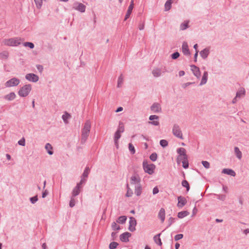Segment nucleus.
Segmentation results:
<instances>
[{"label":"nucleus","mask_w":249,"mask_h":249,"mask_svg":"<svg viewBox=\"0 0 249 249\" xmlns=\"http://www.w3.org/2000/svg\"><path fill=\"white\" fill-rule=\"evenodd\" d=\"M91 128V122L89 120H87L82 130V140L85 142L88 138Z\"/></svg>","instance_id":"f257e3e1"},{"label":"nucleus","mask_w":249,"mask_h":249,"mask_svg":"<svg viewBox=\"0 0 249 249\" xmlns=\"http://www.w3.org/2000/svg\"><path fill=\"white\" fill-rule=\"evenodd\" d=\"M2 43L4 45L8 46H17L20 44L21 39L19 38L5 39L3 40Z\"/></svg>","instance_id":"f03ea898"},{"label":"nucleus","mask_w":249,"mask_h":249,"mask_svg":"<svg viewBox=\"0 0 249 249\" xmlns=\"http://www.w3.org/2000/svg\"><path fill=\"white\" fill-rule=\"evenodd\" d=\"M143 168L144 171L149 175H152L154 172L155 165L152 163H148L147 161L143 162Z\"/></svg>","instance_id":"7ed1b4c3"},{"label":"nucleus","mask_w":249,"mask_h":249,"mask_svg":"<svg viewBox=\"0 0 249 249\" xmlns=\"http://www.w3.org/2000/svg\"><path fill=\"white\" fill-rule=\"evenodd\" d=\"M31 89L32 87L30 85H26L19 89L18 94L20 96L25 97L29 94Z\"/></svg>","instance_id":"20e7f679"},{"label":"nucleus","mask_w":249,"mask_h":249,"mask_svg":"<svg viewBox=\"0 0 249 249\" xmlns=\"http://www.w3.org/2000/svg\"><path fill=\"white\" fill-rule=\"evenodd\" d=\"M172 131H173V134L176 137H177L180 139H183L182 132H181L180 128H179L178 125L177 124H175L173 126Z\"/></svg>","instance_id":"39448f33"},{"label":"nucleus","mask_w":249,"mask_h":249,"mask_svg":"<svg viewBox=\"0 0 249 249\" xmlns=\"http://www.w3.org/2000/svg\"><path fill=\"white\" fill-rule=\"evenodd\" d=\"M20 83V81L18 79L16 78H13L7 81L5 83L6 87H11L18 86Z\"/></svg>","instance_id":"423d86ee"},{"label":"nucleus","mask_w":249,"mask_h":249,"mask_svg":"<svg viewBox=\"0 0 249 249\" xmlns=\"http://www.w3.org/2000/svg\"><path fill=\"white\" fill-rule=\"evenodd\" d=\"M141 179L137 175L132 176L130 178V184L135 187L140 185Z\"/></svg>","instance_id":"0eeeda50"},{"label":"nucleus","mask_w":249,"mask_h":249,"mask_svg":"<svg viewBox=\"0 0 249 249\" xmlns=\"http://www.w3.org/2000/svg\"><path fill=\"white\" fill-rule=\"evenodd\" d=\"M73 8L80 12H84L86 9V6L81 3L75 2L74 3Z\"/></svg>","instance_id":"6e6552de"},{"label":"nucleus","mask_w":249,"mask_h":249,"mask_svg":"<svg viewBox=\"0 0 249 249\" xmlns=\"http://www.w3.org/2000/svg\"><path fill=\"white\" fill-rule=\"evenodd\" d=\"M136 220L135 218L131 217L129 218V226L128 229L131 231H133L135 230V227L136 225Z\"/></svg>","instance_id":"1a4fd4ad"},{"label":"nucleus","mask_w":249,"mask_h":249,"mask_svg":"<svg viewBox=\"0 0 249 249\" xmlns=\"http://www.w3.org/2000/svg\"><path fill=\"white\" fill-rule=\"evenodd\" d=\"M178 153L179 154V156L177 158V162H179L180 159H182V158L187 157L186 154V150L184 148H179L178 149Z\"/></svg>","instance_id":"9d476101"},{"label":"nucleus","mask_w":249,"mask_h":249,"mask_svg":"<svg viewBox=\"0 0 249 249\" xmlns=\"http://www.w3.org/2000/svg\"><path fill=\"white\" fill-rule=\"evenodd\" d=\"M25 78L27 80L33 82H36L39 79L38 76L33 73H28L26 74Z\"/></svg>","instance_id":"9b49d317"},{"label":"nucleus","mask_w":249,"mask_h":249,"mask_svg":"<svg viewBox=\"0 0 249 249\" xmlns=\"http://www.w3.org/2000/svg\"><path fill=\"white\" fill-rule=\"evenodd\" d=\"M178 203L177 206L179 208H182L187 203L186 199L181 196H178Z\"/></svg>","instance_id":"f8f14e48"},{"label":"nucleus","mask_w":249,"mask_h":249,"mask_svg":"<svg viewBox=\"0 0 249 249\" xmlns=\"http://www.w3.org/2000/svg\"><path fill=\"white\" fill-rule=\"evenodd\" d=\"M131 234L128 232H125L122 234L120 236V240L124 242H127L129 241V238L131 236Z\"/></svg>","instance_id":"ddd939ff"},{"label":"nucleus","mask_w":249,"mask_h":249,"mask_svg":"<svg viewBox=\"0 0 249 249\" xmlns=\"http://www.w3.org/2000/svg\"><path fill=\"white\" fill-rule=\"evenodd\" d=\"M182 53L185 55H189L190 54V53L189 49L188 48V44L186 42H184L182 44Z\"/></svg>","instance_id":"4468645a"},{"label":"nucleus","mask_w":249,"mask_h":249,"mask_svg":"<svg viewBox=\"0 0 249 249\" xmlns=\"http://www.w3.org/2000/svg\"><path fill=\"white\" fill-rule=\"evenodd\" d=\"M83 179H81L80 182L77 184V186L74 188L72 191V195L76 196L78 195L80 193V185L83 183Z\"/></svg>","instance_id":"2eb2a0df"},{"label":"nucleus","mask_w":249,"mask_h":249,"mask_svg":"<svg viewBox=\"0 0 249 249\" xmlns=\"http://www.w3.org/2000/svg\"><path fill=\"white\" fill-rule=\"evenodd\" d=\"M191 70L192 71L194 74L198 78L200 76V71L198 67L195 65L191 66Z\"/></svg>","instance_id":"dca6fc26"},{"label":"nucleus","mask_w":249,"mask_h":249,"mask_svg":"<svg viewBox=\"0 0 249 249\" xmlns=\"http://www.w3.org/2000/svg\"><path fill=\"white\" fill-rule=\"evenodd\" d=\"M158 119H159V117L158 116L151 115L149 117V120L151 121H153L149 122V123H150L154 125H158L159 124V122L158 121Z\"/></svg>","instance_id":"f3484780"},{"label":"nucleus","mask_w":249,"mask_h":249,"mask_svg":"<svg viewBox=\"0 0 249 249\" xmlns=\"http://www.w3.org/2000/svg\"><path fill=\"white\" fill-rule=\"evenodd\" d=\"M151 109L154 112L156 113L160 111L161 108L160 104L158 103H155L151 106Z\"/></svg>","instance_id":"a211bd4d"},{"label":"nucleus","mask_w":249,"mask_h":249,"mask_svg":"<svg viewBox=\"0 0 249 249\" xmlns=\"http://www.w3.org/2000/svg\"><path fill=\"white\" fill-rule=\"evenodd\" d=\"M159 217L160 219L161 222H163L165 219V212L163 208L160 209L158 214Z\"/></svg>","instance_id":"6ab92c4d"},{"label":"nucleus","mask_w":249,"mask_h":249,"mask_svg":"<svg viewBox=\"0 0 249 249\" xmlns=\"http://www.w3.org/2000/svg\"><path fill=\"white\" fill-rule=\"evenodd\" d=\"M16 97V95L14 92H10L4 96V98L7 101H12L14 100Z\"/></svg>","instance_id":"aec40b11"},{"label":"nucleus","mask_w":249,"mask_h":249,"mask_svg":"<svg viewBox=\"0 0 249 249\" xmlns=\"http://www.w3.org/2000/svg\"><path fill=\"white\" fill-rule=\"evenodd\" d=\"M222 173L223 174L231 175L233 177H234L235 176V172L233 170L230 169H224L222 170Z\"/></svg>","instance_id":"412c9836"},{"label":"nucleus","mask_w":249,"mask_h":249,"mask_svg":"<svg viewBox=\"0 0 249 249\" xmlns=\"http://www.w3.org/2000/svg\"><path fill=\"white\" fill-rule=\"evenodd\" d=\"M180 162H182V166L184 168H187L188 167V162L187 160V157L182 158V159H180L179 162H178V163H179Z\"/></svg>","instance_id":"4be33fe9"},{"label":"nucleus","mask_w":249,"mask_h":249,"mask_svg":"<svg viewBox=\"0 0 249 249\" xmlns=\"http://www.w3.org/2000/svg\"><path fill=\"white\" fill-rule=\"evenodd\" d=\"M189 214V212L187 211H181L178 213V217L179 218H183L184 217L188 215Z\"/></svg>","instance_id":"5701e85b"},{"label":"nucleus","mask_w":249,"mask_h":249,"mask_svg":"<svg viewBox=\"0 0 249 249\" xmlns=\"http://www.w3.org/2000/svg\"><path fill=\"white\" fill-rule=\"evenodd\" d=\"M89 173V167H87L85 169V170L83 174L82 177V179H83V183H84L86 181V178H87L88 177Z\"/></svg>","instance_id":"b1692460"},{"label":"nucleus","mask_w":249,"mask_h":249,"mask_svg":"<svg viewBox=\"0 0 249 249\" xmlns=\"http://www.w3.org/2000/svg\"><path fill=\"white\" fill-rule=\"evenodd\" d=\"M209 53V51L207 49H205L201 51L200 53V54L203 58H206Z\"/></svg>","instance_id":"393cba45"},{"label":"nucleus","mask_w":249,"mask_h":249,"mask_svg":"<svg viewBox=\"0 0 249 249\" xmlns=\"http://www.w3.org/2000/svg\"><path fill=\"white\" fill-rule=\"evenodd\" d=\"M207 78H208V73H207V72L205 71L203 73V76L202 78V80H201L200 85H202L205 84L207 82Z\"/></svg>","instance_id":"a878e982"},{"label":"nucleus","mask_w":249,"mask_h":249,"mask_svg":"<svg viewBox=\"0 0 249 249\" xmlns=\"http://www.w3.org/2000/svg\"><path fill=\"white\" fill-rule=\"evenodd\" d=\"M160 234H159L155 235L154 237V240L156 244H158L160 246H161L162 245V242H161V239L160 238Z\"/></svg>","instance_id":"bb28decb"},{"label":"nucleus","mask_w":249,"mask_h":249,"mask_svg":"<svg viewBox=\"0 0 249 249\" xmlns=\"http://www.w3.org/2000/svg\"><path fill=\"white\" fill-rule=\"evenodd\" d=\"M9 56V53L6 51L0 52V58L1 59H7Z\"/></svg>","instance_id":"cd10ccee"},{"label":"nucleus","mask_w":249,"mask_h":249,"mask_svg":"<svg viewBox=\"0 0 249 249\" xmlns=\"http://www.w3.org/2000/svg\"><path fill=\"white\" fill-rule=\"evenodd\" d=\"M45 149L47 151L49 154L52 155L53 154V151L52 150L53 147L50 143H48L46 144Z\"/></svg>","instance_id":"c85d7f7f"},{"label":"nucleus","mask_w":249,"mask_h":249,"mask_svg":"<svg viewBox=\"0 0 249 249\" xmlns=\"http://www.w3.org/2000/svg\"><path fill=\"white\" fill-rule=\"evenodd\" d=\"M172 3V0H168L165 4V10L166 11L169 10L171 8V4Z\"/></svg>","instance_id":"c756f323"},{"label":"nucleus","mask_w":249,"mask_h":249,"mask_svg":"<svg viewBox=\"0 0 249 249\" xmlns=\"http://www.w3.org/2000/svg\"><path fill=\"white\" fill-rule=\"evenodd\" d=\"M135 193L136 194L137 196H139L141 195L142 193V187L141 185L136 186Z\"/></svg>","instance_id":"7c9ffc66"},{"label":"nucleus","mask_w":249,"mask_h":249,"mask_svg":"<svg viewBox=\"0 0 249 249\" xmlns=\"http://www.w3.org/2000/svg\"><path fill=\"white\" fill-rule=\"evenodd\" d=\"M152 73L154 76L158 77L161 75V71L160 69H155L152 71Z\"/></svg>","instance_id":"2f4dec72"},{"label":"nucleus","mask_w":249,"mask_h":249,"mask_svg":"<svg viewBox=\"0 0 249 249\" xmlns=\"http://www.w3.org/2000/svg\"><path fill=\"white\" fill-rule=\"evenodd\" d=\"M126 219L127 218L125 216H121L118 218L117 222L120 224H124L125 222Z\"/></svg>","instance_id":"473e14b6"},{"label":"nucleus","mask_w":249,"mask_h":249,"mask_svg":"<svg viewBox=\"0 0 249 249\" xmlns=\"http://www.w3.org/2000/svg\"><path fill=\"white\" fill-rule=\"evenodd\" d=\"M234 152H235L236 157L239 159H241L242 158V153L240 151L238 147H235L234 148Z\"/></svg>","instance_id":"72a5a7b5"},{"label":"nucleus","mask_w":249,"mask_h":249,"mask_svg":"<svg viewBox=\"0 0 249 249\" xmlns=\"http://www.w3.org/2000/svg\"><path fill=\"white\" fill-rule=\"evenodd\" d=\"M133 9V8H132L131 6H129L128 10L127 11V13L125 16L124 20H126L130 17V16L132 13Z\"/></svg>","instance_id":"f704fd0d"},{"label":"nucleus","mask_w":249,"mask_h":249,"mask_svg":"<svg viewBox=\"0 0 249 249\" xmlns=\"http://www.w3.org/2000/svg\"><path fill=\"white\" fill-rule=\"evenodd\" d=\"M245 93V90L243 88L240 89L236 93V98L240 97L241 96L244 95Z\"/></svg>","instance_id":"c9c22d12"},{"label":"nucleus","mask_w":249,"mask_h":249,"mask_svg":"<svg viewBox=\"0 0 249 249\" xmlns=\"http://www.w3.org/2000/svg\"><path fill=\"white\" fill-rule=\"evenodd\" d=\"M71 117V115L67 112H65L62 116V119L65 123H68V120Z\"/></svg>","instance_id":"e433bc0d"},{"label":"nucleus","mask_w":249,"mask_h":249,"mask_svg":"<svg viewBox=\"0 0 249 249\" xmlns=\"http://www.w3.org/2000/svg\"><path fill=\"white\" fill-rule=\"evenodd\" d=\"M123 82H124V77H123V74H121L120 76H119V77L118 78V84H117L118 87L119 88V87H121L122 84L123 83Z\"/></svg>","instance_id":"4c0bfd02"},{"label":"nucleus","mask_w":249,"mask_h":249,"mask_svg":"<svg viewBox=\"0 0 249 249\" xmlns=\"http://www.w3.org/2000/svg\"><path fill=\"white\" fill-rule=\"evenodd\" d=\"M46 0H34V1L36 4V7L38 8H40L42 5L43 1H45Z\"/></svg>","instance_id":"58836bf2"},{"label":"nucleus","mask_w":249,"mask_h":249,"mask_svg":"<svg viewBox=\"0 0 249 249\" xmlns=\"http://www.w3.org/2000/svg\"><path fill=\"white\" fill-rule=\"evenodd\" d=\"M121 137V133L117 131L115 134L114 140L116 145H117V141Z\"/></svg>","instance_id":"ea45409f"},{"label":"nucleus","mask_w":249,"mask_h":249,"mask_svg":"<svg viewBox=\"0 0 249 249\" xmlns=\"http://www.w3.org/2000/svg\"><path fill=\"white\" fill-rule=\"evenodd\" d=\"M181 184L183 187L186 188L187 191H188L189 190L190 186H189L188 182L187 180H183Z\"/></svg>","instance_id":"a19ab883"},{"label":"nucleus","mask_w":249,"mask_h":249,"mask_svg":"<svg viewBox=\"0 0 249 249\" xmlns=\"http://www.w3.org/2000/svg\"><path fill=\"white\" fill-rule=\"evenodd\" d=\"M127 191L125 194V196L126 197L131 196L133 194V192H132V190L130 189V188H129L128 184L127 185Z\"/></svg>","instance_id":"79ce46f5"},{"label":"nucleus","mask_w":249,"mask_h":249,"mask_svg":"<svg viewBox=\"0 0 249 249\" xmlns=\"http://www.w3.org/2000/svg\"><path fill=\"white\" fill-rule=\"evenodd\" d=\"M111 228H112V230L114 231L119 230L120 229V226H118L116 224V223H115L114 222L112 223Z\"/></svg>","instance_id":"37998d69"},{"label":"nucleus","mask_w":249,"mask_h":249,"mask_svg":"<svg viewBox=\"0 0 249 249\" xmlns=\"http://www.w3.org/2000/svg\"><path fill=\"white\" fill-rule=\"evenodd\" d=\"M118 245V244L117 242H113L109 244V248L110 249H115Z\"/></svg>","instance_id":"c03bdc74"},{"label":"nucleus","mask_w":249,"mask_h":249,"mask_svg":"<svg viewBox=\"0 0 249 249\" xmlns=\"http://www.w3.org/2000/svg\"><path fill=\"white\" fill-rule=\"evenodd\" d=\"M188 21H185L180 25V29L184 30L188 28Z\"/></svg>","instance_id":"a18cd8bd"},{"label":"nucleus","mask_w":249,"mask_h":249,"mask_svg":"<svg viewBox=\"0 0 249 249\" xmlns=\"http://www.w3.org/2000/svg\"><path fill=\"white\" fill-rule=\"evenodd\" d=\"M24 46L25 47H28L31 49H33L34 47V45L32 42H25L24 43Z\"/></svg>","instance_id":"49530a36"},{"label":"nucleus","mask_w":249,"mask_h":249,"mask_svg":"<svg viewBox=\"0 0 249 249\" xmlns=\"http://www.w3.org/2000/svg\"><path fill=\"white\" fill-rule=\"evenodd\" d=\"M160 144L161 145V146L164 147H166V146H167L168 142L165 140H161L160 141Z\"/></svg>","instance_id":"de8ad7c7"},{"label":"nucleus","mask_w":249,"mask_h":249,"mask_svg":"<svg viewBox=\"0 0 249 249\" xmlns=\"http://www.w3.org/2000/svg\"><path fill=\"white\" fill-rule=\"evenodd\" d=\"M150 159L152 161L156 160L157 159V155L156 153H153L150 156Z\"/></svg>","instance_id":"09e8293b"},{"label":"nucleus","mask_w":249,"mask_h":249,"mask_svg":"<svg viewBox=\"0 0 249 249\" xmlns=\"http://www.w3.org/2000/svg\"><path fill=\"white\" fill-rule=\"evenodd\" d=\"M18 143L20 145L25 146V139L24 138H22V139H21L19 141H18Z\"/></svg>","instance_id":"8fccbe9b"},{"label":"nucleus","mask_w":249,"mask_h":249,"mask_svg":"<svg viewBox=\"0 0 249 249\" xmlns=\"http://www.w3.org/2000/svg\"><path fill=\"white\" fill-rule=\"evenodd\" d=\"M129 149L132 154H134L135 152V148L131 143L129 144Z\"/></svg>","instance_id":"3c124183"},{"label":"nucleus","mask_w":249,"mask_h":249,"mask_svg":"<svg viewBox=\"0 0 249 249\" xmlns=\"http://www.w3.org/2000/svg\"><path fill=\"white\" fill-rule=\"evenodd\" d=\"M202 163L203 165L207 169L210 167V163L207 161H202Z\"/></svg>","instance_id":"603ef678"},{"label":"nucleus","mask_w":249,"mask_h":249,"mask_svg":"<svg viewBox=\"0 0 249 249\" xmlns=\"http://www.w3.org/2000/svg\"><path fill=\"white\" fill-rule=\"evenodd\" d=\"M183 235L182 234H177L175 236V239L176 241H178L179 239H182L183 238Z\"/></svg>","instance_id":"864d4df0"},{"label":"nucleus","mask_w":249,"mask_h":249,"mask_svg":"<svg viewBox=\"0 0 249 249\" xmlns=\"http://www.w3.org/2000/svg\"><path fill=\"white\" fill-rule=\"evenodd\" d=\"M179 56V53L178 52H176L172 54V58L174 59H177Z\"/></svg>","instance_id":"5fc2aeb1"},{"label":"nucleus","mask_w":249,"mask_h":249,"mask_svg":"<svg viewBox=\"0 0 249 249\" xmlns=\"http://www.w3.org/2000/svg\"><path fill=\"white\" fill-rule=\"evenodd\" d=\"M30 200H31V201L32 202V203H35L37 200V196L31 197L30 198Z\"/></svg>","instance_id":"6e6d98bb"},{"label":"nucleus","mask_w":249,"mask_h":249,"mask_svg":"<svg viewBox=\"0 0 249 249\" xmlns=\"http://www.w3.org/2000/svg\"><path fill=\"white\" fill-rule=\"evenodd\" d=\"M159 193V189L157 187H155L154 188L153 190V194L154 195L157 194Z\"/></svg>","instance_id":"4d7b16f0"},{"label":"nucleus","mask_w":249,"mask_h":249,"mask_svg":"<svg viewBox=\"0 0 249 249\" xmlns=\"http://www.w3.org/2000/svg\"><path fill=\"white\" fill-rule=\"evenodd\" d=\"M75 205V200L73 199H71L70 202V206L71 207H72Z\"/></svg>","instance_id":"13d9d810"},{"label":"nucleus","mask_w":249,"mask_h":249,"mask_svg":"<svg viewBox=\"0 0 249 249\" xmlns=\"http://www.w3.org/2000/svg\"><path fill=\"white\" fill-rule=\"evenodd\" d=\"M117 131H119V132H120L121 133H122L124 131V126H119Z\"/></svg>","instance_id":"bf43d9fd"},{"label":"nucleus","mask_w":249,"mask_h":249,"mask_svg":"<svg viewBox=\"0 0 249 249\" xmlns=\"http://www.w3.org/2000/svg\"><path fill=\"white\" fill-rule=\"evenodd\" d=\"M37 68L40 72H41L43 70V67L42 66L38 65L37 66Z\"/></svg>","instance_id":"052dcab7"},{"label":"nucleus","mask_w":249,"mask_h":249,"mask_svg":"<svg viewBox=\"0 0 249 249\" xmlns=\"http://www.w3.org/2000/svg\"><path fill=\"white\" fill-rule=\"evenodd\" d=\"M197 209L196 208H194L193 210V215H196L197 213Z\"/></svg>","instance_id":"680f3d73"},{"label":"nucleus","mask_w":249,"mask_h":249,"mask_svg":"<svg viewBox=\"0 0 249 249\" xmlns=\"http://www.w3.org/2000/svg\"><path fill=\"white\" fill-rule=\"evenodd\" d=\"M47 195V190H45L43 193H42V197L44 198L46 197V196Z\"/></svg>","instance_id":"e2e57ef3"},{"label":"nucleus","mask_w":249,"mask_h":249,"mask_svg":"<svg viewBox=\"0 0 249 249\" xmlns=\"http://www.w3.org/2000/svg\"><path fill=\"white\" fill-rule=\"evenodd\" d=\"M198 51H196V53L195 54V62L196 61V59H197V54H198Z\"/></svg>","instance_id":"0e129e2a"},{"label":"nucleus","mask_w":249,"mask_h":249,"mask_svg":"<svg viewBox=\"0 0 249 249\" xmlns=\"http://www.w3.org/2000/svg\"><path fill=\"white\" fill-rule=\"evenodd\" d=\"M184 74H185V72H184V71H180L179 72V75L180 76H183V75H184Z\"/></svg>","instance_id":"69168bd1"},{"label":"nucleus","mask_w":249,"mask_h":249,"mask_svg":"<svg viewBox=\"0 0 249 249\" xmlns=\"http://www.w3.org/2000/svg\"><path fill=\"white\" fill-rule=\"evenodd\" d=\"M123 109V107H119V108H118V109L116 110V112H120V111H122Z\"/></svg>","instance_id":"338daca9"},{"label":"nucleus","mask_w":249,"mask_h":249,"mask_svg":"<svg viewBox=\"0 0 249 249\" xmlns=\"http://www.w3.org/2000/svg\"><path fill=\"white\" fill-rule=\"evenodd\" d=\"M179 246H180L179 244L176 243V245H175L176 249H178V248L179 247Z\"/></svg>","instance_id":"774afa93"}]
</instances>
